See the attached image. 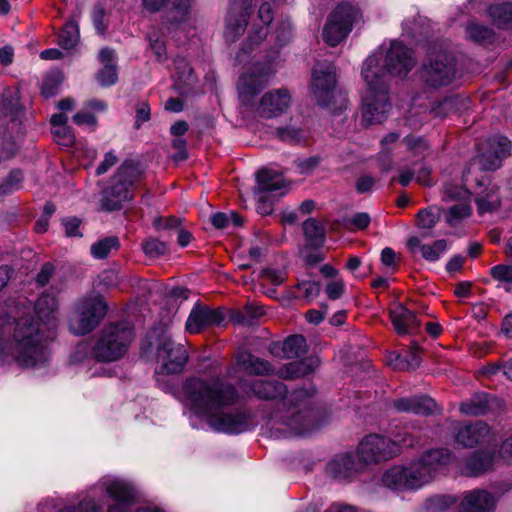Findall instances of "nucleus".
<instances>
[{
  "label": "nucleus",
  "instance_id": "ea45409f",
  "mask_svg": "<svg viewBox=\"0 0 512 512\" xmlns=\"http://www.w3.org/2000/svg\"><path fill=\"white\" fill-rule=\"evenodd\" d=\"M442 199L447 202H449V201L469 202L470 192L462 186L454 185V184H446L443 187Z\"/></svg>",
  "mask_w": 512,
  "mask_h": 512
},
{
  "label": "nucleus",
  "instance_id": "4468645a",
  "mask_svg": "<svg viewBox=\"0 0 512 512\" xmlns=\"http://www.w3.org/2000/svg\"><path fill=\"white\" fill-rule=\"evenodd\" d=\"M395 447L390 438L371 434L360 442L357 457L362 464H376L396 456Z\"/></svg>",
  "mask_w": 512,
  "mask_h": 512
},
{
  "label": "nucleus",
  "instance_id": "f03ea898",
  "mask_svg": "<svg viewBox=\"0 0 512 512\" xmlns=\"http://www.w3.org/2000/svg\"><path fill=\"white\" fill-rule=\"evenodd\" d=\"M414 65L413 52L398 41H393L386 53L378 50L367 57L361 71L367 86L362 104V122L365 125L379 124L387 119L390 79L392 76H406Z\"/></svg>",
  "mask_w": 512,
  "mask_h": 512
},
{
  "label": "nucleus",
  "instance_id": "338daca9",
  "mask_svg": "<svg viewBox=\"0 0 512 512\" xmlns=\"http://www.w3.org/2000/svg\"><path fill=\"white\" fill-rule=\"evenodd\" d=\"M349 223L358 229H365L370 223V216L365 212L356 213L351 217Z\"/></svg>",
  "mask_w": 512,
  "mask_h": 512
},
{
  "label": "nucleus",
  "instance_id": "864d4df0",
  "mask_svg": "<svg viewBox=\"0 0 512 512\" xmlns=\"http://www.w3.org/2000/svg\"><path fill=\"white\" fill-rule=\"evenodd\" d=\"M22 180L23 174L21 171H11L6 180L0 185V195H6L18 189Z\"/></svg>",
  "mask_w": 512,
  "mask_h": 512
},
{
  "label": "nucleus",
  "instance_id": "37998d69",
  "mask_svg": "<svg viewBox=\"0 0 512 512\" xmlns=\"http://www.w3.org/2000/svg\"><path fill=\"white\" fill-rule=\"evenodd\" d=\"M466 33L468 38L478 43L489 40L492 37V31L487 26L481 25L475 21H471L467 24Z\"/></svg>",
  "mask_w": 512,
  "mask_h": 512
},
{
  "label": "nucleus",
  "instance_id": "423d86ee",
  "mask_svg": "<svg viewBox=\"0 0 512 512\" xmlns=\"http://www.w3.org/2000/svg\"><path fill=\"white\" fill-rule=\"evenodd\" d=\"M335 66L329 61L317 62L312 70L311 90L316 102L332 113L346 107L347 100L335 89Z\"/></svg>",
  "mask_w": 512,
  "mask_h": 512
},
{
  "label": "nucleus",
  "instance_id": "c9c22d12",
  "mask_svg": "<svg viewBox=\"0 0 512 512\" xmlns=\"http://www.w3.org/2000/svg\"><path fill=\"white\" fill-rule=\"evenodd\" d=\"M303 231L311 245L319 246L325 241V229L314 218H309L303 223Z\"/></svg>",
  "mask_w": 512,
  "mask_h": 512
},
{
  "label": "nucleus",
  "instance_id": "a18cd8bd",
  "mask_svg": "<svg viewBox=\"0 0 512 512\" xmlns=\"http://www.w3.org/2000/svg\"><path fill=\"white\" fill-rule=\"evenodd\" d=\"M276 137L283 142L297 144L304 140V133L296 127H281L276 129Z\"/></svg>",
  "mask_w": 512,
  "mask_h": 512
},
{
  "label": "nucleus",
  "instance_id": "4be33fe9",
  "mask_svg": "<svg viewBox=\"0 0 512 512\" xmlns=\"http://www.w3.org/2000/svg\"><path fill=\"white\" fill-rule=\"evenodd\" d=\"M490 428L483 421L462 424L457 429L455 440L464 447H474L484 442L489 436Z\"/></svg>",
  "mask_w": 512,
  "mask_h": 512
},
{
  "label": "nucleus",
  "instance_id": "13d9d810",
  "mask_svg": "<svg viewBox=\"0 0 512 512\" xmlns=\"http://www.w3.org/2000/svg\"><path fill=\"white\" fill-rule=\"evenodd\" d=\"M491 275L496 280L512 283V265H496L491 268Z\"/></svg>",
  "mask_w": 512,
  "mask_h": 512
},
{
  "label": "nucleus",
  "instance_id": "58836bf2",
  "mask_svg": "<svg viewBox=\"0 0 512 512\" xmlns=\"http://www.w3.org/2000/svg\"><path fill=\"white\" fill-rule=\"evenodd\" d=\"M267 35L268 26H257V24H254L249 32L246 41L243 43L241 47V52L246 54L250 53L256 46H258L260 43H262L264 39H266Z\"/></svg>",
  "mask_w": 512,
  "mask_h": 512
},
{
  "label": "nucleus",
  "instance_id": "5fc2aeb1",
  "mask_svg": "<svg viewBox=\"0 0 512 512\" xmlns=\"http://www.w3.org/2000/svg\"><path fill=\"white\" fill-rule=\"evenodd\" d=\"M58 512H103L102 506L92 498H85L78 507H65Z\"/></svg>",
  "mask_w": 512,
  "mask_h": 512
},
{
  "label": "nucleus",
  "instance_id": "393cba45",
  "mask_svg": "<svg viewBox=\"0 0 512 512\" xmlns=\"http://www.w3.org/2000/svg\"><path fill=\"white\" fill-rule=\"evenodd\" d=\"M99 60L103 65V68L96 75L99 84L103 87L114 85L118 80L115 51L110 48L101 49Z\"/></svg>",
  "mask_w": 512,
  "mask_h": 512
},
{
  "label": "nucleus",
  "instance_id": "a211bd4d",
  "mask_svg": "<svg viewBox=\"0 0 512 512\" xmlns=\"http://www.w3.org/2000/svg\"><path fill=\"white\" fill-rule=\"evenodd\" d=\"M488 149L480 155L479 161L481 168L486 171H494L500 168L502 160L506 158L511 151V141L501 135H496L488 139Z\"/></svg>",
  "mask_w": 512,
  "mask_h": 512
},
{
  "label": "nucleus",
  "instance_id": "ddd939ff",
  "mask_svg": "<svg viewBox=\"0 0 512 512\" xmlns=\"http://www.w3.org/2000/svg\"><path fill=\"white\" fill-rule=\"evenodd\" d=\"M274 73L271 63L257 64L244 73L237 85L242 103L251 105L254 97L266 87Z\"/></svg>",
  "mask_w": 512,
  "mask_h": 512
},
{
  "label": "nucleus",
  "instance_id": "f704fd0d",
  "mask_svg": "<svg viewBox=\"0 0 512 512\" xmlns=\"http://www.w3.org/2000/svg\"><path fill=\"white\" fill-rule=\"evenodd\" d=\"M490 16L493 22L500 27L512 25V3H501L490 6Z\"/></svg>",
  "mask_w": 512,
  "mask_h": 512
},
{
  "label": "nucleus",
  "instance_id": "6e6552de",
  "mask_svg": "<svg viewBox=\"0 0 512 512\" xmlns=\"http://www.w3.org/2000/svg\"><path fill=\"white\" fill-rule=\"evenodd\" d=\"M133 340V331L123 324H111L103 328L93 346L98 361H116L124 356Z\"/></svg>",
  "mask_w": 512,
  "mask_h": 512
},
{
  "label": "nucleus",
  "instance_id": "e2e57ef3",
  "mask_svg": "<svg viewBox=\"0 0 512 512\" xmlns=\"http://www.w3.org/2000/svg\"><path fill=\"white\" fill-rule=\"evenodd\" d=\"M117 161L118 158L112 151L107 152L104 156L103 161L97 167L96 174L102 175L106 173L111 167H113L117 163Z\"/></svg>",
  "mask_w": 512,
  "mask_h": 512
},
{
  "label": "nucleus",
  "instance_id": "2f4dec72",
  "mask_svg": "<svg viewBox=\"0 0 512 512\" xmlns=\"http://www.w3.org/2000/svg\"><path fill=\"white\" fill-rule=\"evenodd\" d=\"M494 399L488 394H476L470 400L462 402L460 412L467 416H480L492 409Z\"/></svg>",
  "mask_w": 512,
  "mask_h": 512
},
{
  "label": "nucleus",
  "instance_id": "6e6d98bb",
  "mask_svg": "<svg viewBox=\"0 0 512 512\" xmlns=\"http://www.w3.org/2000/svg\"><path fill=\"white\" fill-rule=\"evenodd\" d=\"M455 503V500L450 496H435L427 501L428 509L433 512L442 511Z\"/></svg>",
  "mask_w": 512,
  "mask_h": 512
},
{
  "label": "nucleus",
  "instance_id": "cd10ccee",
  "mask_svg": "<svg viewBox=\"0 0 512 512\" xmlns=\"http://www.w3.org/2000/svg\"><path fill=\"white\" fill-rule=\"evenodd\" d=\"M320 364L317 357L311 356L299 361H293L285 364L277 372L278 376L284 379H293L304 377L312 373Z\"/></svg>",
  "mask_w": 512,
  "mask_h": 512
},
{
  "label": "nucleus",
  "instance_id": "7ed1b4c3",
  "mask_svg": "<svg viewBox=\"0 0 512 512\" xmlns=\"http://www.w3.org/2000/svg\"><path fill=\"white\" fill-rule=\"evenodd\" d=\"M249 389L257 398L281 400L284 411L272 417V425L285 436L303 435L318 428L313 412L308 408L309 392L295 390L287 395L286 386L277 380H254L249 384Z\"/></svg>",
  "mask_w": 512,
  "mask_h": 512
},
{
  "label": "nucleus",
  "instance_id": "c03bdc74",
  "mask_svg": "<svg viewBox=\"0 0 512 512\" xmlns=\"http://www.w3.org/2000/svg\"><path fill=\"white\" fill-rule=\"evenodd\" d=\"M390 441L396 446V455L400 452L401 448H410L418 444V440L404 429H400L393 433V438Z\"/></svg>",
  "mask_w": 512,
  "mask_h": 512
},
{
  "label": "nucleus",
  "instance_id": "e433bc0d",
  "mask_svg": "<svg viewBox=\"0 0 512 512\" xmlns=\"http://www.w3.org/2000/svg\"><path fill=\"white\" fill-rule=\"evenodd\" d=\"M119 246V239L116 236H110L93 243L90 252L95 259H104L112 250H117Z\"/></svg>",
  "mask_w": 512,
  "mask_h": 512
},
{
  "label": "nucleus",
  "instance_id": "39448f33",
  "mask_svg": "<svg viewBox=\"0 0 512 512\" xmlns=\"http://www.w3.org/2000/svg\"><path fill=\"white\" fill-rule=\"evenodd\" d=\"M35 312L38 320L20 318L16 324H22L25 328L34 330L32 340L41 344L45 352L43 366L50 360L49 342L54 338L55 329L58 325V301L54 295L43 293L35 303Z\"/></svg>",
  "mask_w": 512,
  "mask_h": 512
},
{
  "label": "nucleus",
  "instance_id": "a19ab883",
  "mask_svg": "<svg viewBox=\"0 0 512 512\" xmlns=\"http://www.w3.org/2000/svg\"><path fill=\"white\" fill-rule=\"evenodd\" d=\"M471 206L469 202H460L453 205L447 212L446 221L453 226L471 214Z\"/></svg>",
  "mask_w": 512,
  "mask_h": 512
},
{
  "label": "nucleus",
  "instance_id": "774afa93",
  "mask_svg": "<svg viewBox=\"0 0 512 512\" xmlns=\"http://www.w3.org/2000/svg\"><path fill=\"white\" fill-rule=\"evenodd\" d=\"M258 19L263 25L269 26L273 20L272 8L269 3L264 2L258 10Z\"/></svg>",
  "mask_w": 512,
  "mask_h": 512
},
{
  "label": "nucleus",
  "instance_id": "c85d7f7f",
  "mask_svg": "<svg viewBox=\"0 0 512 512\" xmlns=\"http://www.w3.org/2000/svg\"><path fill=\"white\" fill-rule=\"evenodd\" d=\"M407 246L412 253L419 251L426 261L435 262L446 252L448 243L446 240L440 239L430 245H426L422 244L417 237H411L407 242Z\"/></svg>",
  "mask_w": 512,
  "mask_h": 512
},
{
  "label": "nucleus",
  "instance_id": "bb28decb",
  "mask_svg": "<svg viewBox=\"0 0 512 512\" xmlns=\"http://www.w3.org/2000/svg\"><path fill=\"white\" fill-rule=\"evenodd\" d=\"M237 366L244 372L251 375H270L274 369L268 361L243 351L236 356Z\"/></svg>",
  "mask_w": 512,
  "mask_h": 512
},
{
  "label": "nucleus",
  "instance_id": "6ab92c4d",
  "mask_svg": "<svg viewBox=\"0 0 512 512\" xmlns=\"http://www.w3.org/2000/svg\"><path fill=\"white\" fill-rule=\"evenodd\" d=\"M224 321L223 312L209 307H195L186 322V329L190 333H199L202 329L220 325Z\"/></svg>",
  "mask_w": 512,
  "mask_h": 512
},
{
  "label": "nucleus",
  "instance_id": "f257e3e1",
  "mask_svg": "<svg viewBox=\"0 0 512 512\" xmlns=\"http://www.w3.org/2000/svg\"><path fill=\"white\" fill-rule=\"evenodd\" d=\"M239 400V393L220 378H188L183 385V401L195 413L207 417L209 426L218 432L239 434L254 426L250 413L226 412Z\"/></svg>",
  "mask_w": 512,
  "mask_h": 512
},
{
  "label": "nucleus",
  "instance_id": "473e14b6",
  "mask_svg": "<svg viewBox=\"0 0 512 512\" xmlns=\"http://www.w3.org/2000/svg\"><path fill=\"white\" fill-rule=\"evenodd\" d=\"M167 19L171 23H182L188 20L194 0H169Z\"/></svg>",
  "mask_w": 512,
  "mask_h": 512
},
{
  "label": "nucleus",
  "instance_id": "b1692460",
  "mask_svg": "<svg viewBox=\"0 0 512 512\" xmlns=\"http://www.w3.org/2000/svg\"><path fill=\"white\" fill-rule=\"evenodd\" d=\"M361 464L351 454L339 455L328 463L327 473L338 480L349 479L361 469Z\"/></svg>",
  "mask_w": 512,
  "mask_h": 512
},
{
  "label": "nucleus",
  "instance_id": "f3484780",
  "mask_svg": "<svg viewBox=\"0 0 512 512\" xmlns=\"http://www.w3.org/2000/svg\"><path fill=\"white\" fill-rule=\"evenodd\" d=\"M291 105V95L284 88L266 92L257 107V114L261 118H277L287 112Z\"/></svg>",
  "mask_w": 512,
  "mask_h": 512
},
{
  "label": "nucleus",
  "instance_id": "412c9836",
  "mask_svg": "<svg viewBox=\"0 0 512 512\" xmlns=\"http://www.w3.org/2000/svg\"><path fill=\"white\" fill-rule=\"evenodd\" d=\"M496 506L495 496L487 490L475 489L464 494L461 512H492Z\"/></svg>",
  "mask_w": 512,
  "mask_h": 512
},
{
  "label": "nucleus",
  "instance_id": "1a4fd4ad",
  "mask_svg": "<svg viewBox=\"0 0 512 512\" xmlns=\"http://www.w3.org/2000/svg\"><path fill=\"white\" fill-rule=\"evenodd\" d=\"M102 296L91 294L80 299L69 318V330L75 335H85L95 329L107 313Z\"/></svg>",
  "mask_w": 512,
  "mask_h": 512
},
{
  "label": "nucleus",
  "instance_id": "49530a36",
  "mask_svg": "<svg viewBox=\"0 0 512 512\" xmlns=\"http://www.w3.org/2000/svg\"><path fill=\"white\" fill-rule=\"evenodd\" d=\"M298 291V297L303 298L307 302L315 299L320 292V285L314 281H302L295 286Z\"/></svg>",
  "mask_w": 512,
  "mask_h": 512
},
{
  "label": "nucleus",
  "instance_id": "72a5a7b5",
  "mask_svg": "<svg viewBox=\"0 0 512 512\" xmlns=\"http://www.w3.org/2000/svg\"><path fill=\"white\" fill-rule=\"evenodd\" d=\"M282 351L286 358H297L307 353L306 340L302 335L288 337L282 345Z\"/></svg>",
  "mask_w": 512,
  "mask_h": 512
},
{
  "label": "nucleus",
  "instance_id": "9d476101",
  "mask_svg": "<svg viewBox=\"0 0 512 512\" xmlns=\"http://www.w3.org/2000/svg\"><path fill=\"white\" fill-rule=\"evenodd\" d=\"M136 179V169L130 163H123L112 179V184L104 192L101 207L105 211H115L123 207V204L132 200L130 190Z\"/></svg>",
  "mask_w": 512,
  "mask_h": 512
},
{
  "label": "nucleus",
  "instance_id": "09e8293b",
  "mask_svg": "<svg viewBox=\"0 0 512 512\" xmlns=\"http://www.w3.org/2000/svg\"><path fill=\"white\" fill-rule=\"evenodd\" d=\"M52 134L57 144L61 146L70 147L74 144L75 136L71 127L68 125H60L59 127L53 128Z\"/></svg>",
  "mask_w": 512,
  "mask_h": 512
},
{
  "label": "nucleus",
  "instance_id": "603ef678",
  "mask_svg": "<svg viewBox=\"0 0 512 512\" xmlns=\"http://www.w3.org/2000/svg\"><path fill=\"white\" fill-rule=\"evenodd\" d=\"M145 254L152 258L164 255L167 251V245L158 239H147L142 244Z\"/></svg>",
  "mask_w": 512,
  "mask_h": 512
},
{
  "label": "nucleus",
  "instance_id": "20e7f679",
  "mask_svg": "<svg viewBox=\"0 0 512 512\" xmlns=\"http://www.w3.org/2000/svg\"><path fill=\"white\" fill-rule=\"evenodd\" d=\"M453 459L447 448H433L407 465H395L382 475L385 487L395 491L418 490L434 480L437 473Z\"/></svg>",
  "mask_w": 512,
  "mask_h": 512
},
{
  "label": "nucleus",
  "instance_id": "7c9ffc66",
  "mask_svg": "<svg viewBox=\"0 0 512 512\" xmlns=\"http://www.w3.org/2000/svg\"><path fill=\"white\" fill-rule=\"evenodd\" d=\"M494 462L492 454L483 451H477L469 457L463 468V473L467 476L476 477L489 471Z\"/></svg>",
  "mask_w": 512,
  "mask_h": 512
},
{
  "label": "nucleus",
  "instance_id": "680f3d73",
  "mask_svg": "<svg viewBox=\"0 0 512 512\" xmlns=\"http://www.w3.org/2000/svg\"><path fill=\"white\" fill-rule=\"evenodd\" d=\"M104 16H105L104 7H102L101 5H96L93 9L92 19H93V23H94L96 30L100 34H103L106 29V27L103 23Z\"/></svg>",
  "mask_w": 512,
  "mask_h": 512
},
{
  "label": "nucleus",
  "instance_id": "0eeeda50",
  "mask_svg": "<svg viewBox=\"0 0 512 512\" xmlns=\"http://www.w3.org/2000/svg\"><path fill=\"white\" fill-rule=\"evenodd\" d=\"M362 20L359 8L344 2L338 4L327 16L322 30V38L326 44L335 47L345 41L355 24Z\"/></svg>",
  "mask_w": 512,
  "mask_h": 512
},
{
  "label": "nucleus",
  "instance_id": "052dcab7",
  "mask_svg": "<svg viewBox=\"0 0 512 512\" xmlns=\"http://www.w3.org/2000/svg\"><path fill=\"white\" fill-rule=\"evenodd\" d=\"M404 141L408 149L415 154H422L428 149L427 143L422 138L409 136L405 137Z\"/></svg>",
  "mask_w": 512,
  "mask_h": 512
},
{
  "label": "nucleus",
  "instance_id": "69168bd1",
  "mask_svg": "<svg viewBox=\"0 0 512 512\" xmlns=\"http://www.w3.org/2000/svg\"><path fill=\"white\" fill-rule=\"evenodd\" d=\"M344 292V283L342 281H332L326 286V294L332 299L336 300L341 297Z\"/></svg>",
  "mask_w": 512,
  "mask_h": 512
},
{
  "label": "nucleus",
  "instance_id": "9b49d317",
  "mask_svg": "<svg viewBox=\"0 0 512 512\" xmlns=\"http://www.w3.org/2000/svg\"><path fill=\"white\" fill-rule=\"evenodd\" d=\"M455 77V60L446 52H439L429 56L421 70L422 80L426 85L433 88L447 86L453 82Z\"/></svg>",
  "mask_w": 512,
  "mask_h": 512
},
{
  "label": "nucleus",
  "instance_id": "4c0bfd02",
  "mask_svg": "<svg viewBox=\"0 0 512 512\" xmlns=\"http://www.w3.org/2000/svg\"><path fill=\"white\" fill-rule=\"evenodd\" d=\"M78 40V25L74 21L66 23L58 35V44L64 49H72L77 45Z\"/></svg>",
  "mask_w": 512,
  "mask_h": 512
},
{
  "label": "nucleus",
  "instance_id": "dca6fc26",
  "mask_svg": "<svg viewBox=\"0 0 512 512\" xmlns=\"http://www.w3.org/2000/svg\"><path fill=\"white\" fill-rule=\"evenodd\" d=\"M252 0H231L225 18L224 38L233 43L245 32L248 25Z\"/></svg>",
  "mask_w": 512,
  "mask_h": 512
},
{
  "label": "nucleus",
  "instance_id": "aec40b11",
  "mask_svg": "<svg viewBox=\"0 0 512 512\" xmlns=\"http://www.w3.org/2000/svg\"><path fill=\"white\" fill-rule=\"evenodd\" d=\"M393 407L399 412L428 416L439 412L434 399L428 396L403 397L393 401Z\"/></svg>",
  "mask_w": 512,
  "mask_h": 512
},
{
  "label": "nucleus",
  "instance_id": "f8f14e48",
  "mask_svg": "<svg viewBox=\"0 0 512 512\" xmlns=\"http://www.w3.org/2000/svg\"><path fill=\"white\" fill-rule=\"evenodd\" d=\"M158 375L181 373L187 360L188 353L183 345L176 344L171 338L162 336L157 344Z\"/></svg>",
  "mask_w": 512,
  "mask_h": 512
},
{
  "label": "nucleus",
  "instance_id": "bf43d9fd",
  "mask_svg": "<svg viewBox=\"0 0 512 512\" xmlns=\"http://www.w3.org/2000/svg\"><path fill=\"white\" fill-rule=\"evenodd\" d=\"M262 276L272 284L280 285L285 281L287 274L284 270L264 269Z\"/></svg>",
  "mask_w": 512,
  "mask_h": 512
},
{
  "label": "nucleus",
  "instance_id": "2eb2a0df",
  "mask_svg": "<svg viewBox=\"0 0 512 512\" xmlns=\"http://www.w3.org/2000/svg\"><path fill=\"white\" fill-rule=\"evenodd\" d=\"M100 488L114 501L107 512H129L136 498L134 486L120 478L104 477L99 481Z\"/></svg>",
  "mask_w": 512,
  "mask_h": 512
},
{
  "label": "nucleus",
  "instance_id": "3c124183",
  "mask_svg": "<svg viewBox=\"0 0 512 512\" xmlns=\"http://www.w3.org/2000/svg\"><path fill=\"white\" fill-rule=\"evenodd\" d=\"M420 348L418 345L413 344L409 348V355L404 358L405 363H393L391 361V364L393 365L394 369L404 370V369H415L420 364Z\"/></svg>",
  "mask_w": 512,
  "mask_h": 512
},
{
  "label": "nucleus",
  "instance_id": "8fccbe9b",
  "mask_svg": "<svg viewBox=\"0 0 512 512\" xmlns=\"http://www.w3.org/2000/svg\"><path fill=\"white\" fill-rule=\"evenodd\" d=\"M94 357L93 346L88 342H82L75 347V350L70 356V361L73 364H82Z\"/></svg>",
  "mask_w": 512,
  "mask_h": 512
},
{
  "label": "nucleus",
  "instance_id": "79ce46f5",
  "mask_svg": "<svg viewBox=\"0 0 512 512\" xmlns=\"http://www.w3.org/2000/svg\"><path fill=\"white\" fill-rule=\"evenodd\" d=\"M440 219L439 209L430 207L428 209L420 210L417 214V224L421 229H431Z\"/></svg>",
  "mask_w": 512,
  "mask_h": 512
},
{
  "label": "nucleus",
  "instance_id": "0e129e2a",
  "mask_svg": "<svg viewBox=\"0 0 512 512\" xmlns=\"http://www.w3.org/2000/svg\"><path fill=\"white\" fill-rule=\"evenodd\" d=\"M73 120L77 125H88L95 127L97 124V118L90 112L81 111L74 115Z\"/></svg>",
  "mask_w": 512,
  "mask_h": 512
},
{
  "label": "nucleus",
  "instance_id": "5701e85b",
  "mask_svg": "<svg viewBox=\"0 0 512 512\" xmlns=\"http://www.w3.org/2000/svg\"><path fill=\"white\" fill-rule=\"evenodd\" d=\"M256 178V191L259 193L273 192L278 195H284L288 192L290 187V182H288L282 174L269 168H263L258 171Z\"/></svg>",
  "mask_w": 512,
  "mask_h": 512
},
{
  "label": "nucleus",
  "instance_id": "de8ad7c7",
  "mask_svg": "<svg viewBox=\"0 0 512 512\" xmlns=\"http://www.w3.org/2000/svg\"><path fill=\"white\" fill-rule=\"evenodd\" d=\"M62 82V75L60 73H52L45 77L41 93L45 98L52 97L57 94L58 89Z\"/></svg>",
  "mask_w": 512,
  "mask_h": 512
},
{
  "label": "nucleus",
  "instance_id": "4d7b16f0",
  "mask_svg": "<svg viewBox=\"0 0 512 512\" xmlns=\"http://www.w3.org/2000/svg\"><path fill=\"white\" fill-rule=\"evenodd\" d=\"M149 43L151 50L153 51V53L156 56V59L159 62H164L165 60H167L168 56L166 53V47L162 39H160L158 36L153 37L151 35L149 36Z\"/></svg>",
  "mask_w": 512,
  "mask_h": 512
},
{
  "label": "nucleus",
  "instance_id": "c756f323",
  "mask_svg": "<svg viewBox=\"0 0 512 512\" xmlns=\"http://www.w3.org/2000/svg\"><path fill=\"white\" fill-rule=\"evenodd\" d=\"M475 203L479 214L496 211L501 205L499 186L489 182L484 189L477 192Z\"/></svg>",
  "mask_w": 512,
  "mask_h": 512
},
{
  "label": "nucleus",
  "instance_id": "a878e982",
  "mask_svg": "<svg viewBox=\"0 0 512 512\" xmlns=\"http://www.w3.org/2000/svg\"><path fill=\"white\" fill-rule=\"evenodd\" d=\"M390 318L398 334L414 333L419 326L414 313L402 304H395L391 308Z\"/></svg>",
  "mask_w": 512,
  "mask_h": 512
}]
</instances>
